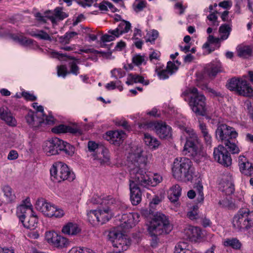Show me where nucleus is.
I'll return each instance as SVG.
<instances>
[{
  "instance_id": "obj_60",
  "label": "nucleus",
  "mask_w": 253,
  "mask_h": 253,
  "mask_svg": "<svg viewBox=\"0 0 253 253\" xmlns=\"http://www.w3.org/2000/svg\"><path fill=\"white\" fill-rule=\"evenodd\" d=\"M98 7L101 11H107L108 10V8L113 10V5L109 2L103 1L99 3Z\"/></svg>"
},
{
  "instance_id": "obj_20",
  "label": "nucleus",
  "mask_w": 253,
  "mask_h": 253,
  "mask_svg": "<svg viewBox=\"0 0 253 253\" xmlns=\"http://www.w3.org/2000/svg\"><path fill=\"white\" fill-rule=\"evenodd\" d=\"M157 134L162 138H166L171 135V127L165 123H157L155 125Z\"/></svg>"
},
{
  "instance_id": "obj_19",
  "label": "nucleus",
  "mask_w": 253,
  "mask_h": 253,
  "mask_svg": "<svg viewBox=\"0 0 253 253\" xmlns=\"http://www.w3.org/2000/svg\"><path fill=\"white\" fill-rule=\"evenodd\" d=\"M52 132L55 133L69 132L72 134H82L81 129L77 126H70L64 125H60L53 127Z\"/></svg>"
},
{
  "instance_id": "obj_6",
  "label": "nucleus",
  "mask_w": 253,
  "mask_h": 253,
  "mask_svg": "<svg viewBox=\"0 0 253 253\" xmlns=\"http://www.w3.org/2000/svg\"><path fill=\"white\" fill-rule=\"evenodd\" d=\"M234 229L242 232L253 227V211L241 209L234 215L232 221Z\"/></svg>"
},
{
  "instance_id": "obj_43",
  "label": "nucleus",
  "mask_w": 253,
  "mask_h": 253,
  "mask_svg": "<svg viewBox=\"0 0 253 253\" xmlns=\"http://www.w3.org/2000/svg\"><path fill=\"white\" fill-rule=\"evenodd\" d=\"M54 34H56V33H51L48 34L42 30H40L35 33L34 36L41 40L51 41L52 39L50 35H53Z\"/></svg>"
},
{
  "instance_id": "obj_14",
  "label": "nucleus",
  "mask_w": 253,
  "mask_h": 253,
  "mask_svg": "<svg viewBox=\"0 0 253 253\" xmlns=\"http://www.w3.org/2000/svg\"><path fill=\"white\" fill-rule=\"evenodd\" d=\"M33 213L32 205L29 199H26L22 204L17 208L16 214L21 222H24V219Z\"/></svg>"
},
{
  "instance_id": "obj_22",
  "label": "nucleus",
  "mask_w": 253,
  "mask_h": 253,
  "mask_svg": "<svg viewBox=\"0 0 253 253\" xmlns=\"http://www.w3.org/2000/svg\"><path fill=\"white\" fill-rule=\"evenodd\" d=\"M81 228L75 223L68 222L63 226L62 232L69 236H76L81 233Z\"/></svg>"
},
{
  "instance_id": "obj_13",
  "label": "nucleus",
  "mask_w": 253,
  "mask_h": 253,
  "mask_svg": "<svg viewBox=\"0 0 253 253\" xmlns=\"http://www.w3.org/2000/svg\"><path fill=\"white\" fill-rule=\"evenodd\" d=\"M55 206V205L47 202L43 199L38 200L36 204V209L48 217H52Z\"/></svg>"
},
{
  "instance_id": "obj_63",
  "label": "nucleus",
  "mask_w": 253,
  "mask_h": 253,
  "mask_svg": "<svg viewBox=\"0 0 253 253\" xmlns=\"http://www.w3.org/2000/svg\"><path fill=\"white\" fill-rule=\"evenodd\" d=\"M161 56V53L160 51L155 50L149 54L150 60L152 62H154V60L159 61Z\"/></svg>"
},
{
  "instance_id": "obj_26",
  "label": "nucleus",
  "mask_w": 253,
  "mask_h": 253,
  "mask_svg": "<svg viewBox=\"0 0 253 253\" xmlns=\"http://www.w3.org/2000/svg\"><path fill=\"white\" fill-rule=\"evenodd\" d=\"M253 52V45H239L237 47V55L242 58L251 57Z\"/></svg>"
},
{
  "instance_id": "obj_36",
  "label": "nucleus",
  "mask_w": 253,
  "mask_h": 253,
  "mask_svg": "<svg viewBox=\"0 0 253 253\" xmlns=\"http://www.w3.org/2000/svg\"><path fill=\"white\" fill-rule=\"evenodd\" d=\"M97 210H91L87 213L88 221L92 225H96L100 223Z\"/></svg>"
},
{
  "instance_id": "obj_18",
  "label": "nucleus",
  "mask_w": 253,
  "mask_h": 253,
  "mask_svg": "<svg viewBox=\"0 0 253 253\" xmlns=\"http://www.w3.org/2000/svg\"><path fill=\"white\" fill-rule=\"evenodd\" d=\"M57 169L60 170L61 181L68 180L73 181L75 178V175L68 166L61 162H58Z\"/></svg>"
},
{
  "instance_id": "obj_40",
  "label": "nucleus",
  "mask_w": 253,
  "mask_h": 253,
  "mask_svg": "<svg viewBox=\"0 0 253 253\" xmlns=\"http://www.w3.org/2000/svg\"><path fill=\"white\" fill-rule=\"evenodd\" d=\"M61 149L60 151H63L65 153L69 156H72L75 152V148L70 144L63 141V143L61 144Z\"/></svg>"
},
{
  "instance_id": "obj_32",
  "label": "nucleus",
  "mask_w": 253,
  "mask_h": 253,
  "mask_svg": "<svg viewBox=\"0 0 253 253\" xmlns=\"http://www.w3.org/2000/svg\"><path fill=\"white\" fill-rule=\"evenodd\" d=\"M37 218L36 216L33 214H30L24 219V222H22L24 226L30 229H34L37 224Z\"/></svg>"
},
{
  "instance_id": "obj_37",
  "label": "nucleus",
  "mask_w": 253,
  "mask_h": 253,
  "mask_svg": "<svg viewBox=\"0 0 253 253\" xmlns=\"http://www.w3.org/2000/svg\"><path fill=\"white\" fill-rule=\"evenodd\" d=\"M1 119L3 120L8 126H14L17 124L16 119L12 116L11 113L7 111H5L4 113H3Z\"/></svg>"
},
{
  "instance_id": "obj_28",
  "label": "nucleus",
  "mask_w": 253,
  "mask_h": 253,
  "mask_svg": "<svg viewBox=\"0 0 253 253\" xmlns=\"http://www.w3.org/2000/svg\"><path fill=\"white\" fill-rule=\"evenodd\" d=\"M5 202L7 204L15 202L16 196L12 188L9 185H4L2 188Z\"/></svg>"
},
{
  "instance_id": "obj_50",
  "label": "nucleus",
  "mask_w": 253,
  "mask_h": 253,
  "mask_svg": "<svg viewBox=\"0 0 253 253\" xmlns=\"http://www.w3.org/2000/svg\"><path fill=\"white\" fill-rule=\"evenodd\" d=\"M241 79L233 78L230 80L228 84V88L230 90L235 91L238 92V86L240 83Z\"/></svg>"
},
{
  "instance_id": "obj_45",
  "label": "nucleus",
  "mask_w": 253,
  "mask_h": 253,
  "mask_svg": "<svg viewBox=\"0 0 253 253\" xmlns=\"http://www.w3.org/2000/svg\"><path fill=\"white\" fill-rule=\"evenodd\" d=\"M68 253H95V252L89 248L74 247L69 250Z\"/></svg>"
},
{
  "instance_id": "obj_7",
  "label": "nucleus",
  "mask_w": 253,
  "mask_h": 253,
  "mask_svg": "<svg viewBox=\"0 0 253 253\" xmlns=\"http://www.w3.org/2000/svg\"><path fill=\"white\" fill-rule=\"evenodd\" d=\"M94 203L107 206V207L97 209L100 224H104L108 221L114 215L110 206L116 204L117 201L111 196L107 195L94 197Z\"/></svg>"
},
{
  "instance_id": "obj_58",
  "label": "nucleus",
  "mask_w": 253,
  "mask_h": 253,
  "mask_svg": "<svg viewBox=\"0 0 253 253\" xmlns=\"http://www.w3.org/2000/svg\"><path fill=\"white\" fill-rule=\"evenodd\" d=\"M57 75L58 77L65 78L69 73L68 72L67 67L65 65H60L57 67Z\"/></svg>"
},
{
  "instance_id": "obj_31",
  "label": "nucleus",
  "mask_w": 253,
  "mask_h": 253,
  "mask_svg": "<svg viewBox=\"0 0 253 253\" xmlns=\"http://www.w3.org/2000/svg\"><path fill=\"white\" fill-rule=\"evenodd\" d=\"M54 14L49 16V19L54 24L57 23V20H63L68 16V14L62 11L61 7H57L54 10Z\"/></svg>"
},
{
  "instance_id": "obj_3",
  "label": "nucleus",
  "mask_w": 253,
  "mask_h": 253,
  "mask_svg": "<svg viewBox=\"0 0 253 253\" xmlns=\"http://www.w3.org/2000/svg\"><path fill=\"white\" fill-rule=\"evenodd\" d=\"M171 229V226L167 216L162 213H157L147 224L148 232L152 237L151 246L156 247L159 243L157 236L163 233L168 234Z\"/></svg>"
},
{
  "instance_id": "obj_30",
  "label": "nucleus",
  "mask_w": 253,
  "mask_h": 253,
  "mask_svg": "<svg viewBox=\"0 0 253 253\" xmlns=\"http://www.w3.org/2000/svg\"><path fill=\"white\" fill-rule=\"evenodd\" d=\"M174 253H197V252L187 243L181 242L175 245Z\"/></svg>"
},
{
  "instance_id": "obj_17",
  "label": "nucleus",
  "mask_w": 253,
  "mask_h": 253,
  "mask_svg": "<svg viewBox=\"0 0 253 253\" xmlns=\"http://www.w3.org/2000/svg\"><path fill=\"white\" fill-rule=\"evenodd\" d=\"M25 119L27 124L33 127H38L44 122V119L42 117L41 114L29 111L25 116Z\"/></svg>"
},
{
  "instance_id": "obj_46",
  "label": "nucleus",
  "mask_w": 253,
  "mask_h": 253,
  "mask_svg": "<svg viewBox=\"0 0 253 253\" xmlns=\"http://www.w3.org/2000/svg\"><path fill=\"white\" fill-rule=\"evenodd\" d=\"M58 234L53 231H47L45 234V238L46 241L50 244L54 245Z\"/></svg>"
},
{
  "instance_id": "obj_33",
  "label": "nucleus",
  "mask_w": 253,
  "mask_h": 253,
  "mask_svg": "<svg viewBox=\"0 0 253 253\" xmlns=\"http://www.w3.org/2000/svg\"><path fill=\"white\" fill-rule=\"evenodd\" d=\"M144 141L146 145L151 149H156L160 145L159 141L148 133L144 134Z\"/></svg>"
},
{
  "instance_id": "obj_38",
  "label": "nucleus",
  "mask_w": 253,
  "mask_h": 253,
  "mask_svg": "<svg viewBox=\"0 0 253 253\" xmlns=\"http://www.w3.org/2000/svg\"><path fill=\"white\" fill-rule=\"evenodd\" d=\"M58 162L54 163L50 169V172L52 180L55 182H60V170L57 169Z\"/></svg>"
},
{
  "instance_id": "obj_16",
  "label": "nucleus",
  "mask_w": 253,
  "mask_h": 253,
  "mask_svg": "<svg viewBox=\"0 0 253 253\" xmlns=\"http://www.w3.org/2000/svg\"><path fill=\"white\" fill-rule=\"evenodd\" d=\"M182 189L177 184L172 186L168 191V197L169 200L175 205L174 210L176 211V208L179 206V198L181 195Z\"/></svg>"
},
{
  "instance_id": "obj_56",
  "label": "nucleus",
  "mask_w": 253,
  "mask_h": 253,
  "mask_svg": "<svg viewBox=\"0 0 253 253\" xmlns=\"http://www.w3.org/2000/svg\"><path fill=\"white\" fill-rule=\"evenodd\" d=\"M164 199V195L163 194H161L160 195H155L150 203V207L154 208L155 206L160 203Z\"/></svg>"
},
{
  "instance_id": "obj_57",
  "label": "nucleus",
  "mask_w": 253,
  "mask_h": 253,
  "mask_svg": "<svg viewBox=\"0 0 253 253\" xmlns=\"http://www.w3.org/2000/svg\"><path fill=\"white\" fill-rule=\"evenodd\" d=\"M65 212L61 208L56 206L53 212L52 217L56 218H62L64 216Z\"/></svg>"
},
{
  "instance_id": "obj_9",
  "label": "nucleus",
  "mask_w": 253,
  "mask_h": 253,
  "mask_svg": "<svg viewBox=\"0 0 253 253\" xmlns=\"http://www.w3.org/2000/svg\"><path fill=\"white\" fill-rule=\"evenodd\" d=\"M139 214L137 213L123 214L117 216V229H122L124 231L132 228L139 221Z\"/></svg>"
},
{
  "instance_id": "obj_44",
  "label": "nucleus",
  "mask_w": 253,
  "mask_h": 253,
  "mask_svg": "<svg viewBox=\"0 0 253 253\" xmlns=\"http://www.w3.org/2000/svg\"><path fill=\"white\" fill-rule=\"evenodd\" d=\"M132 62L136 66H140L146 63V57L140 54L134 55L132 59Z\"/></svg>"
},
{
  "instance_id": "obj_48",
  "label": "nucleus",
  "mask_w": 253,
  "mask_h": 253,
  "mask_svg": "<svg viewBox=\"0 0 253 253\" xmlns=\"http://www.w3.org/2000/svg\"><path fill=\"white\" fill-rule=\"evenodd\" d=\"M77 35L78 33L75 32L66 33L64 36L59 38V41L62 43H68L70 40Z\"/></svg>"
},
{
  "instance_id": "obj_25",
  "label": "nucleus",
  "mask_w": 253,
  "mask_h": 253,
  "mask_svg": "<svg viewBox=\"0 0 253 253\" xmlns=\"http://www.w3.org/2000/svg\"><path fill=\"white\" fill-rule=\"evenodd\" d=\"M237 93L244 96L251 97L253 96V89L247 81L241 79Z\"/></svg>"
},
{
  "instance_id": "obj_54",
  "label": "nucleus",
  "mask_w": 253,
  "mask_h": 253,
  "mask_svg": "<svg viewBox=\"0 0 253 253\" xmlns=\"http://www.w3.org/2000/svg\"><path fill=\"white\" fill-rule=\"evenodd\" d=\"M129 79L132 80L133 83H140L145 85H148L149 84L148 81H145L144 78L138 75L130 74H129Z\"/></svg>"
},
{
  "instance_id": "obj_42",
  "label": "nucleus",
  "mask_w": 253,
  "mask_h": 253,
  "mask_svg": "<svg viewBox=\"0 0 253 253\" xmlns=\"http://www.w3.org/2000/svg\"><path fill=\"white\" fill-rule=\"evenodd\" d=\"M121 35L124 33H127L131 28V24L126 21H122L117 27Z\"/></svg>"
},
{
  "instance_id": "obj_53",
  "label": "nucleus",
  "mask_w": 253,
  "mask_h": 253,
  "mask_svg": "<svg viewBox=\"0 0 253 253\" xmlns=\"http://www.w3.org/2000/svg\"><path fill=\"white\" fill-rule=\"evenodd\" d=\"M196 193L197 194V199L198 202L200 203L204 200L203 187L201 184H197L195 187Z\"/></svg>"
},
{
  "instance_id": "obj_4",
  "label": "nucleus",
  "mask_w": 253,
  "mask_h": 253,
  "mask_svg": "<svg viewBox=\"0 0 253 253\" xmlns=\"http://www.w3.org/2000/svg\"><path fill=\"white\" fill-rule=\"evenodd\" d=\"M182 95L185 96V100L188 102L191 110L196 115H207L209 109L206 105V98L204 95L198 93L196 88H188Z\"/></svg>"
},
{
  "instance_id": "obj_64",
  "label": "nucleus",
  "mask_w": 253,
  "mask_h": 253,
  "mask_svg": "<svg viewBox=\"0 0 253 253\" xmlns=\"http://www.w3.org/2000/svg\"><path fill=\"white\" fill-rule=\"evenodd\" d=\"M208 19L211 22V24L217 26L218 22L217 21V17L215 13H212L208 16Z\"/></svg>"
},
{
  "instance_id": "obj_23",
  "label": "nucleus",
  "mask_w": 253,
  "mask_h": 253,
  "mask_svg": "<svg viewBox=\"0 0 253 253\" xmlns=\"http://www.w3.org/2000/svg\"><path fill=\"white\" fill-rule=\"evenodd\" d=\"M92 157L94 160H96L101 165H109L111 164L109 152L106 148H102L100 154H93Z\"/></svg>"
},
{
  "instance_id": "obj_62",
  "label": "nucleus",
  "mask_w": 253,
  "mask_h": 253,
  "mask_svg": "<svg viewBox=\"0 0 253 253\" xmlns=\"http://www.w3.org/2000/svg\"><path fill=\"white\" fill-rule=\"evenodd\" d=\"M146 2L145 1H140L136 4L133 5L134 10L136 12L141 11L146 7Z\"/></svg>"
},
{
  "instance_id": "obj_15",
  "label": "nucleus",
  "mask_w": 253,
  "mask_h": 253,
  "mask_svg": "<svg viewBox=\"0 0 253 253\" xmlns=\"http://www.w3.org/2000/svg\"><path fill=\"white\" fill-rule=\"evenodd\" d=\"M104 138L111 144L119 145L126 137V134L122 130L108 131L104 135Z\"/></svg>"
},
{
  "instance_id": "obj_34",
  "label": "nucleus",
  "mask_w": 253,
  "mask_h": 253,
  "mask_svg": "<svg viewBox=\"0 0 253 253\" xmlns=\"http://www.w3.org/2000/svg\"><path fill=\"white\" fill-rule=\"evenodd\" d=\"M71 242L66 237L58 235L54 246L59 249L65 248L70 245Z\"/></svg>"
},
{
  "instance_id": "obj_29",
  "label": "nucleus",
  "mask_w": 253,
  "mask_h": 253,
  "mask_svg": "<svg viewBox=\"0 0 253 253\" xmlns=\"http://www.w3.org/2000/svg\"><path fill=\"white\" fill-rule=\"evenodd\" d=\"M223 245L225 247H229L235 250H241L242 244L236 238H229L224 239L222 242Z\"/></svg>"
},
{
  "instance_id": "obj_47",
  "label": "nucleus",
  "mask_w": 253,
  "mask_h": 253,
  "mask_svg": "<svg viewBox=\"0 0 253 253\" xmlns=\"http://www.w3.org/2000/svg\"><path fill=\"white\" fill-rule=\"evenodd\" d=\"M224 143L232 154H238L240 152V148L236 143H231L230 140H226Z\"/></svg>"
},
{
  "instance_id": "obj_39",
  "label": "nucleus",
  "mask_w": 253,
  "mask_h": 253,
  "mask_svg": "<svg viewBox=\"0 0 253 253\" xmlns=\"http://www.w3.org/2000/svg\"><path fill=\"white\" fill-rule=\"evenodd\" d=\"M220 41L219 38H215L213 36L210 35L208 38L207 42L203 44V48L207 49L209 50V53H210L214 50V49L211 48V44L218 43Z\"/></svg>"
},
{
  "instance_id": "obj_41",
  "label": "nucleus",
  "mask_w": 253,
  "mask_h": 253,
  "mask_svg": "<svg viewBox=\"0 0 253 253\" xmlns=\"http://www.w3.org/2000/svg\"><path fill=\"white\" fill-rule=\"evenodd\" d=\"M155 71L159 78L161 80L167 79L171 75V72L169 71L167 69H161L157 67Z\"/></svg>"
},
{
  "instance_id": "obj_59",
  "label": "nucleus",
  "mask_w": 253,
  "mask_h": 253,
  "mask_svg": "<svg viewBox=\"0 0 253 253\" xmlns=\"http://www.w3.org/2000/svg\"><path fill=\"white\" fill-rule=\"evenodd\" d=\"M15 40H17V41L21 44L25 46H28L31 44H32V40L29 39H27L25 37H18L17 38L15 39Z\"/></svg>"
},
{
  "instance_id": "obj_10",
  "label": "nucleus",
  "mask_w": 253,
  "mask_h": 253,
  "mask_svg": "<svg viewBox=\"0 0 253 253\" xmlns=\"http://www.w3.org/2000/svg\"><path fill=\"white\" fill-rule=\"evenodd\" d=\"M215 133L217 138L224 142L226 140H229V139L236 138L238 135L235 128L226 124L218 126Z\"/></svg>"
},
{
  "instance_id": "obj_55",
  "label": "nucleus",
  "mask_w": 253,
  "mask_h": 253,
  "mask_svg": "<svg viewBox=\"0 0 253 253\" xmlns=\"http://www.w3.org/2000/svg\"><path fill=\"white\" fill-rule=\"evenodd\" d=\"M111 77L116 79L124 77L125 75V72L120 68H115L111 71Z\"/></svg>"
},
{
  "instance_id": "obj_24",
  "label": "nucleus",
  "mask_w": 253,
  "mask_h": 253,
  "mask_svg": "<svg viewBox=\"0 0 253 253\" xmlns=\"http://www.w3.org/2000/svg\"><path fill=\"white\" fill-rule=\"evenodd\" d=\"M206 72L211 77H214L217 73L222 71L221 63L219 60L210 63L206 68Z\"/></svg>"
},
{
  "instance_id": "obj_27",
  "label": "nucleus",
  "mask_w": 253,
  "mask_h": 253,
  "mask_svg": "<svg viewBox=\"0 0 253 253\" xmlns=\"http://www.w3.org/2000/svg\"><path fill=\"white\" fill-rule=\"evenodd\" d=\"M185 233L188 238L194 241L201 238L202 233L200 228L191 225L186 228Z\"/></svg>"
},
{
  "instance_id": "obj_51",
  "label": "nucleus",
  "mask_w": 253,
  "mask_h": 253,
  "mask_svg": "<svg viewBox=\"0 0 253 253\" xmlns=\"http://www.w3.org/2000/svg\"><path fill=\"white\" fill-rule=\"evenodd\" d=\"M158 32L157 31L155 30H152L148 31L145 37V40L147 42H153L158 37Z\"/></svg>"
},
{
  "instance_id": "obj_8",
  "label": "nucleus",
  "mask_w": 253,
  "mask_h": 253,
  "mask_svg": "<svg viewBox=\"0 0 253 253\" xmlns=\"http://www.w3.org/2000/svg\"><path fill=\"white\" fill-rule=\"evenodd\" d=\"M108 237L113 247L119 251L127 250L131 244L129 238L118 229H114L110 231Z\"/></svg>"
},
{
  "instance_id": "obj_11",
  "label": "nucleus",
  "mask_w": 253,
  "mask_h": 253,
  "mask_svg": "<svg viewBox=\"0 0 253 253\" xmlns=\"http://www.w3.org/2000/svg\"><path fill=\"white\" fill-rule=\"evenodd\" d=\"M214 159L219 164L226 167L231 165L232 159L230 154L222 145L215 148L213 151Z\"/></svg>"
},
{
  "instance_id": "obj_49",
  "label": "nucleus",
  "mask_w": 253,
  "mask_h": 253,
  "mask_svg": "<svg viewBox=\"0 0 253 253\" xmlns=\"http://www.w3.org/2000/svg\"><path fill=\"white\" fill-rule=\"evenodd\" d=\"M105 87L108 90L118 88L120 91H122L123 89L121 82L119 80H117L116 82H111L107 84Z\"/></svg>"
},
{
  "instance_id": "obj_2",
  "label": "nucleus",
  "mask_w": 253,
  "mask_h": 253,
  "mask_svg": "<svg viewBox=\"0 0 253 253\" xmlns=\"http://www.w3.org/2000/svg\"><path fill=\"white\" fill-rule=\"evenodd\" d=\"M177 126L182 130L183 135L186 139L183 148L184 152L186 155L192 156L194 161L198 163L202 161L205 157V153L198 143L197 135L194 130L186 127L185 124H178Z\"/></svg>"
},
{
  "instance_id": "obj_52",
  "label": "nucleus",
  "mask_w": 253,
  "mask_h": 253,
  "mask_svg": "<svg viewBox=\"0 0 253 253\" xmlns=\"http://www.w3.org/2000/svg\"><path fill=\"white\" fill-rule=\"evenodd\" d=\"M187 217L191 220L197 219L199 217L198 207L196 206H193L187 213Z\"/></svg>"
},
{
  "instance_id": "obj_1",
  "label": "nucleus",
  "mask_w": 253,
  "mask_h": 253,
  "mask_svg": "<svg viewBox=\"0 0 253 253\" xmlns=\"http://www.w3.org/2000/svg\"><path fill=\"white\" fill-rule=\"evenodd\" d=\"M147 160L146 152L141 147H132L127 155L130 174V200L133 205H137L141 201V192L138 185L145 187L155 186L163 179L160 174L143 170Z\"/></svg>"
},
{
  "instance_id": "obj_5",
  "label": "nucleus",
  "mask_w": 253,
  "mask_h": 253,
  "mask_svg": "<svg viewBox=\"0 0 253 253\" xmlns=\"http://www.w3.org/2000/svg\"><path fill=\"white\" fill-rule=\"evenodd\" d=\"M192 163L187 158H176L173 164L172 171L173 176L180 180L190 181L192 179Z\"/></svg>"
},
{
  "instance_id": "obj_35",
  "label": "nucleus",
  "mask_w": 253,
  "mask_h": 253,
  "mask_svg": "<svg viewBox=\"0 0 253 253\" xmlns=\"http://www.w3.org/2000/svg\"><path fill=\"white\" fill-rule=\"evenodd\" d=\"M231 30V28L229 25L224 24L221 25L219 29V33L220 35L219 39L220 41H224L228 39Z\"/></svg>"
},
{
  "instance_id": "obj_61",
  "label": "nucleus",
  "mask_w": 253,
  "mask_h": 253,
  "mask_svg": "<svg viewBox=\"0 0 253 253\" xmlns=\"http://www.w3.org/2000/svg\"><path fill=\"white\" fill-rule=\"evenodd\" d=\"M70 71L69 73H72L75 75L79 74V67L77 66L76 62L73 61L70 63Z\"/></svg>"
},
{
  "instance_id": "obj_12",
  "label": "nucleus",
  "mask_w": 253,
  "mask_h": 253,
  "mask_svg": "<svg viewBox=\"0 0 253 253\" xmlns=\"http://www.w3.org/2000/svg\"><path fill=\"white\" fill-rule=\"evenodd\" d=\"M63 140L57 138H52L45 142L43 149L47 156L54 155L58 154L61 149V144Z\"/></svg>"
},
{
  "instance_id": "obj_21",
  "label": "nucleus",
  "mask_w": 253,
  "mask_h": 253,
  "mask_svg": "<svg viewBox=\"0 0 253 253\" xmlns=\"http://www.w3.org/2000/svg\"><path fill=\"white\" fill-rule=\"evenodd\" d=\"M220 189L226 195H230L234 192V187L231 175H229L222 179L220 183Z\"/></svg>"
}]
</instances>
